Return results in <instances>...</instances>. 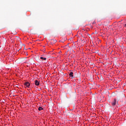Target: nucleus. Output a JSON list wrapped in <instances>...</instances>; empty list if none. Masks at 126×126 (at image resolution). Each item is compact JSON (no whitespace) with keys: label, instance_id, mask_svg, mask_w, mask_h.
Masks as SVG:
<instances>
[{"label":"nucleus","instance_id":"1","mask_svg":"<svg viewBox=\"0 0 126 126\" xmlns=\"http://www.w3.org/2000/svg\"><path fill=\"white\" fill-rule=\"evenodd\" d=\"M24 85L25 86H26V87H27L28 88H29V87H30V83L28 82H25L24 83Z\"/></svg>","mask_w":126,"mask_h":126},{"label":"nucleus","instance_id":"7","mask_svg":"<svg viewBox=\"0 0 126 126\" xmlns=\"http://www.w3.org/2000/svg\"><path fill=\"white\" fill-rule=\"evenodd\" d=\"M54 43H57V40H54Z\"/></svg>","mask_w":126,"mask_h":126},{"label":"nucleus","instance_id":"3","mask_svg":"<svg viewBox=\"0 0 126 126\" xmlns=\"http://www.w3.org/2000/svg\"><path fill=\"white\" fill-rule=\"evenodd\" d=\"M34 84L36 86H39V85H40V82H39L37 80L34 81Z\"/></svg>","mask_w":126,"mask_h":126},{"label":"nucleus","instance_id":"9","mask_svg":"<svg viewBox=\"0 0 126 126\" xmlns=\"http://www.w3.org/2000/svg\"><path fill=\"white\" fill-rule=\"evenodd\" d=\"M125 26H126V24Z\"/></svg>","mask_w":126,"mask_h":126},{"label":"nucleus","instance_id":"8","mask_svg":"<svg viewBox=\"0 0 126 126\" xmlns=\"http://www.w3.org/2000/svg\"><path fill=\"white\" fill-rule=\"evenodd\" d=\"M93 24H95V22H94L93 23Z\"/></svg>","mask_w":126,"mask_h":126},{"label":"nucleus","instance_id":"4","mask_svg":"<svg viewBox=\"0 0 126 126\" xmlns=\"http://www.w3.org/2000/svg\"><path fill=\"white\" fill-rule=\"evenodd\" d=\"M69 76H70L71 77H73V72H70L69 73Z\"/></svg>","mask_w":126,"mask_h":126},{"label":"nucleus","instance_id":"2","mask_svg":"<svg viewBox=\"0 0 126 126\" xmlns=\"http://www.w3.org/2000/svg\"><path fill=\"white\" fill-rule=\"evenodd\" d=\"M111 104H112V106H115L116 105V104H117V99H116V98H115L114 99V100L112 102Z\"/></svg>","mask_w":126,"mask_h":126},{"label":"nucleus","instance_id":"5","mask_svg":"<svg viewBox=\"0 0 126 126\" xmlns=\"http://www.w3.org/2000/svg\"><path fill=\"white\" fill-rule=\"evenodd\" d=\"M40 60H47V58H44V57H41L40 58Z\"/></svg>","mask_w":126,"mask_h":126},{"label":"nucleus","instance_id":"6","mask_svg":"<svg viewBox=\"0 0 126 126\" xmlns=\"http://www.w3.org/2000/svg\"><path fill=\"white\" fill-rule=\"evenodd\" d=\"M43 110V108L42 107H38V111H42Z\"/></svg>","mask_w":126,"mask_h":126}]
</instances>
